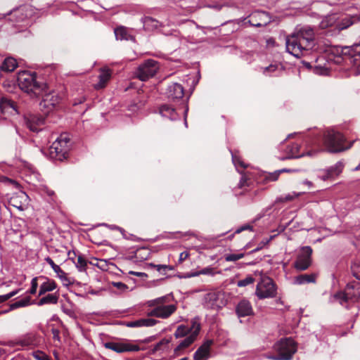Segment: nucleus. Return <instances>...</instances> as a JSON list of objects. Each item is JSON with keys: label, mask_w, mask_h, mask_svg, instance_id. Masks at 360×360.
<instances>
[{"label": "nucleus", "mask_w": 360, "mask_h": 360, "mask_svg": "<svg viewBox=\"0 0 360 360\" xmlns=\"http://www.w3.org/2000/svg\"><path fill=\"white\" fill-rule=\"evenodd\" d=\"M314 32L310 27H303L288 36L285 39L287 51L299 58L314 46Z\"/></svg>", "instance_id": "f257e3e1"}, {"label": "nucleus", "mask_w": 360, "mask_h": 360, "mask_svg": "<svg viewBox=\"0 0 360 360\" xmlns=\"http://www.w3.org/2000/svg\"><path fill=\"white\" fill-rule=\"evenodd\" d=\"M17 82L19 88L31 98H38L46 91L48 85L38 79L35 72L23 70L18 73Z\"/></svg>", "instance_id": "f03ea898"}, {"label": "nucleus", "mask_w": 360, "mask_h": 360, "mask_svg": "<svg viewBox=\"0 0 360 360\" xmlns=\"http://www.w3.org/2000/svg\"><path fill=\"white\" fill-rule=\"evenodd\" d=\"M200 330V323L196 318L191 321L190 326L180 325L174 332L176 338L186 337L175 348L176 352L181 351L190 347L197 339Z\"/></svg>", "instance_id": "7ed1b4c3"}, {"label": "nucleus", "mask_w": 360, "mask_h": 360, "mask_svg": "<svg viewBox=\"0 0 360 360\" xmlns=\"http://www.w3.org/2000/svg\"><path fill=\"white\" fill-rule=\"evenodd\" d=\"M172 297L167 295L148 300L146 305L152 309L148 311L147 315L162 319H168L176 310V306L170 303Z\"/></svg>", "instance_id": "20e7f679"}, {"label": "nucleus", "mask_w": 360, "mask_h": 360, "mask_svg": "<svg viewBox=\"0 0 360 360\" xmlns=\"http://www.w3.org/2000/svg\"><path fill=\"white\" fill-rule=\"evenodd\" d=\"M276 354H264V357L271 360H290L297 352L295 342L290 338H282L273 347Z\"/></svg>", "instance_id": "39448f33"}, {"label": "nucleus", "mask_w": 360, "mask_h": 360, "mask_svg": "<svg viewBox=\"0 0 360 360\" xmlns=\"http://www.w3.org/2000/svg\"><path fill=\"white\" fill-rule=\"evenodd\" d=\"M359 297L360 283L354 281L348 283L344 291L331 295L329 302L331 303L338 302L341 305H345L349 301L356 302Z\"/></svg>", "instance_id": "423d86ee"}, {"label": "nucleus", "mask_w": 360, "mask_h": 360, "mask_svg": "<svg viewBox=\"0 0 360 360\" xmlns=\"http://www.w3.org/2000/svg\"><path fill=\"white\" fill-rule=\"evenodd\" d=\"M323 143L326 149L330 153H338L346 150L343 135L334 130H326L323 134Z\"/></svg>", "instance_id": "0eeeda50"}, {"label": "nucleus", "mask_w": 360, "mask_h": 360, "mask_svg": "<svg viewBox=\"0 0 360 360\" xmlns=\"http://www.w3.org/2000/svg\"><path fill=\"white\" fill-rule=\"evenodd\" d=\"M70 139L66 134H61L51 146L50 156L52 159L62 161L68 157Z\"/></svg>", "instance_id": "6e6552de"}, {"label": "nucleus", "mask_w": 360, "mask_h": 360, "mask_svg": "<svg viewBox=\"0 0 360 360\" xmlns=\"http://www.w3.org/2000/svg\"><path fill=\"white\" fill-rule=\"evenodd\" d=\"M276 295L277 286L272 278L262 276L256 286L255 295L259 300H264L275 297Z\"/></svg>", "instance_id": "1a4fd4ad"}, {"label": "nucleus", "mask_w": 360, "mask_h": 360, "mask_svg": "<svg viewBox=\"0 0 360 360\" xmlns=\"http://www.w3.org/2000/svg\"><path fill=\"white\" fill-rule=\"evenodd\" d=\"M106 349L117 353L134 352L141 350L140 347L134 341L122 339L117 342H108L104 344Z\"/></svg>", "instance_id": "9d476101"}, {"label": "nucleus", "mask_w": 360, "mask_h": 360, "mask_svg": "<svg viewBox=\"0 0 360 360\" xmlns=\"http://www.w3.org/2000/svg\"><path fill=\"white\" fill-rule=\"evenodd\" d=\"M158 68L157 61L148 59L139 65L136 72V77L141 81H146L155 75Z\"/></svg>", "instance_id": "9b49d317"}, {"label": "nucleus", "mask_w": 360, "mask_h": 360, "mask_svg": "<svg viewBox=\"0 0 360 360\" xmlns=\"http://www.w3.org/2000/svg\"><path fill=\"white\" fill-rule=\"evenodd\" d=\"M41 340L34 333H27L18 339L9 341L8 345L11 347L20 346L22 347L33 348L39 345Z\"/></svg>", "instance_id": "f8f14e48"}, {"label": "nucleus", "mask_w": 360, "mask_h": 360, "mask_svg": "<svg viewBox=\"0 0 360 360\" xmlns=\"http://www.w3.org/2000/svg\"><path fill=\"white\" fill-rule=\"evenodd\" d=\"M312 249L310 246H304L300 249L295 262V267L300 271L307 269L311 264Z\"/></svg>", "instance_id": "ddd939ff"}, {"label": "nucleus", "mask_w": 360, "mask_h": 360, "mask_svg": "<svg viewBox=\"0 0 360 360\" xmlns=\"http://www.w3.org/2000/svg\"><path fill=\"white\" fill-rule=\"evenodd\" d=\"M42 101L40 103V108L45 113H47L55 108L60 101V96L55 92L48 93V88L46 91L41 95Z\"/></svg>", "instance_id": "4468645a"}, {"label": "nucleus", "mask_w": 360, "mask_h": 360, "mask_svg": "<svg viewBox=\"0 0 360 360\" xmlns=\"http://www.w3.org/2000/svg\"><path fill=\"white\" fill-rule=\"evenodd\" d=\"M342 60L347 65L356 68L360 67V51H356L353 47H344L341 49Z\"/></svg>", "instance_id": "2eb2a0df"}, {"label": "nucleus", "mask_w": 360, "mask_h": 360, "mask_svg": "<svg viewBox=\"0 0 360 360\" xmlns=\"http://www.w3.org/2000/svg\"><path fill=\"white\" fill-rule=\"evenodd\" d=\"M212 340L205 341L193 354V360H207L211 356Z\"/></svg>", "instance_id": "dca6fc26"}, {"label": "nucleus", "mask_w": 360, "mask_h": 360, "mask_svg": "<svg viewBox=\"0 0 360 360\" xmlns=\"http://www.w3.org/2000/svg\"><path fill=\"white\" fill-rule=\"evenodd\" d=\"M27 127L32 131H38L41 130L44 124V117L41 115L30 114L25 117Z\"/></svg>", "instance_id": "f3484780"}, {"label": "nucleus", "mask_w": 360, "mask_h": 360, "mask_svg": "<svg viewBox=\"0 0 360 360\" xmlns=\"http://www.w3.org/2000/svg\"><path fill=\"white\" fill-rule=\"evenodd\" d=\"M0 110L3 114L18 113L15 103L7 96H2L0 98Z\"/></svg>", "instance_id": "a211bd4d"}, {"label": "nucleus", "mask_w": 360, "mask_h": 360, "mask_svg": "<svg viewBox=\"0 0 360 360\" xmlns=\"http://www.w3.org/2000/svg\"><path fill=\"white\" fill-rule=\"evenodd\" d=\"M250 22L255 27H262L271 22V18L266 12L257 11L250 15Z\"/></svg>", "instance_id": "6ab92c4d"}, {"label": "nucleus", "mask_w": 360, "mask_h": 360, "mask_svg": "<svg viewBox=\"0 0 360 360\" xmlns=\"http://www.w3.org/2000/svg\"><path fill=\"white\" fill-rule=\"evenodd\" d=\"M359 21V18L356 15H346L342 18L337 16V22L335 23V30L341 31L350 27L351 25Z\"/></svg>", "instance_id": "aec40b11"}, {"label": "nucleus", "mask_w": 360, "mask_h": 360, "mask_svg": "<svg viewBox=\"0 0 360 360\" xmlns=\"http://www.w3.org/2000/svg\"><path fill=\"white\" fill-rule=\"evenodd\" d=\"M166 94L171 100L182 98L184 94V87L178 83H172L167 86Z\"/></svg>", "instance_id": "412c9836"}, {"label": "nucleus", "mask_w": 360, "mask_h": 360, "mask_svg": "<svg viewBox=\"0 0 360 360\" xmlns=\"http://www.w3.org/2000/svg\"><path fill=\"white\" fill-rule=\"evenodd\" d=\"M343 165L341 162H337L335 165L324 170L320 175V178L323 180L333 179L338 176L342 171Z\"/></svg>", "instance_id": "4be33fe9"}, {"label": "nucleus", "mask_w": 360, "mask_h": 360, "mask_svg": "<svg viewBox=\"0 0 360 360\" xmlns=\"http://www.w3.org/2000/svg\"><path fill=\"white\" fill-rule=\"evenodd\" d=\"M159 321L153 318L140 319L133 321H127L124 323L129 328L152 327L155 326Z\"/></svg>", "instance_id": "5701e85b"}, {"label": "nucleus", "mask_w": 360, "mask_h": 360, "mask_svg": "<svg viewBox=\"0 0 360 360\" xmlns=\"http://www.w3.org/2000/svg\"><path fill=\"white\" fill-rule=\"evenodd\" d=\"M236 314L239 317L250 316L253 314V309L248 300H241L236 307Z\"/></svg>", "instance_id": "b1692460"}, {"label": "nucleus", "mask_w": 360, "mask_h": 360, "mask_svg": "<svg viewBox=\"0 0 360 360\" xmlns=\"http://www.w3.org/2000/svg\"><path fill=\"white\" fill-rule=\"evenodd\" d=\"M141 21L144 29L149 32L153 31L162 26L160 22L150 16H145L141 19Z\"/></svg>", "instance_id": "393cba45"}, {"label": "nucleus", "mask_w": 360, "mask_h": 360, "mask_svg": "<svg viewBox=\"0 0 360 360\" xmlns=\"http://www.w3.org/2000/svg\"><path fill=\"white\" fill-rule=\"evenodd\" d=\"M112 72L110 69H102L98 76L99 82L94 85L95 89L104 88L111 77Z\"/></svg>", "instance_id": "a878e982"}, {"label": "nucleus", "mask_w": 360, "mask_h": 360, "mask_svg": "<svg viewBox=\"0 0 360 360\" xmlns=\"http://www.w3.org/2000/svg\"><path fill=\"white\" fill-rule=\"evenodd\" d=\"M160 113L162 117H167L172 120H176L178 117L174 108L168 105H162L160 108Z\"/></svg>", "instance_id": "bb28decb"}, {"label": "nucleus", "mask_w": 360, "mask_h": 360, "mask_svg": "<svg viewBox=\"0 0 360 360\" xmlns=\"http://www.w3.org/2000/svg\"><path fill=\"white\" fill-rule=\"evenodd\" d=\"M18 66V63L16 60L11 57H8L5 58L2 65L0 67L1 71L4 72H13Z\"/></svg>", "instance_id": "cd10ccee"}, {"label": "nucleus", "mask_w": 360, "mask_h": 360, "mask_svg": "<svg viewBox=\"0 0 360 360\" xmlns=\"http://www.w3.org/2000/svg\"><path fill=\"white\" fill-rule=\"evenodd\" d=\"M337 22V15L333 14L326 16L322 19L319 24L321 29H327L328 27H334L335 30V23Z\"/></svg>", "instance_id": "c85d7f7f"}, {"label": "nucleus", "mask_w": 360, "mask_h": 360, "mask_svg": "<svg viewBox=\"0 0 360 360\" xmlns=\"http://www.w3.org/2000/svg\"><path fill=\"white\" fill-rule=\"evenodd\" d=\"M57 288L56 283L53 280H47L44 282L39 288V296L44 295L48 292H51Z\"/></svg>", "instance_id": "c756f323"}, {"label": "nucleus", "mask_w": 360, "mask_h": 360, "mask_svg": "<svg viewBox=\"0 0 360 360\" xmlns=\"http://www.w3.org/2000/svg\"><path fill=\"white\" fill-rule=\"evenodd\" d=\"M316 275L314 274H301L295 278V283L298 285H302L305 283H314L316 281Z\"/></svg>", "instance_id": "7c9ffc66"}, {"label": "nucleus", "mask_w": 360, "mask_h": 360, "mask_svg": "<svg viewBox=\"0 0 360 360\" xmlns=\"http://www.w3.org/2000/svg\"><path fill=\"white\" fill-rule=\"evenodd\" d=\"M27 198H28V196L26 195L25 193L20 192L19 193L16 194V195L11 197L9 200V202L13 206L22 210L23 209L22 205L21 203H18V200L20 199V200L26 202Z\"/></svg>", "instance_id": "2f4dec72"}, {"label": "nucleus", "mask_w": 360, "mask_h": 360, "mask_svg": "<svg viewBox=\"0 0 360 360\" xmlns=\"http://www.w3.org/2000/svg\"><path fill=\"white\" fill-rule=\"evenodd\" d=\"M288 150L290 155L288 157L283 158V160L290 158H299L304 155L303 153H299L300 145L298 143L292 144L290 146L288 147Z\"/></svg>", "instance_id": "473e14b6"}, {"label": "nucleus", "mask_w": 360, "mask_h": 360, "mask_svg": "<svg viewBox=\"0 0 360 360\" xmlns=\"http://www.w3.org/2000/svg\"><path fill=\"white\" fill-rule=\"evenodd\" d=\"M58 300V295L57 294H48L47 295L41 298L37 304L42 306L47 304H56Z\"/></svg>", "instance_id": "72a5a7b5"}, {"label": "nucleus", "mask_w": 360, "mask_h": 360, "mask_svg": "<svg viewBox=\"0 0 360 360\" xmlns=\"http://www.w3.org/2000/svg\"><path fill=\"white\" fill-rule=\"evenodd\" d=\"M115 34L117 39L120 40H128L131 37L127 29L123 26L116 28L115 30Z\"/></svg>", "instance_id": "f704fd0d"}, {"label": "nucleus", "mask_w": 360, "mask_h": 360, "mask_svg": "<svg viewBox=\"0 0 360 360\" xmlns=\"http://www.w3.org/2000/svg\"><path fill=\"white\" fill-rule=\"evenodd\" d=\"M89 263L94 266H96L103 271H107L108 269V263L105 259H99L98 258H92Z\"/></svg>", "instance_id": "c9c22d12"}, {"label": "nucleus", "mask_w": 360, "mask_h": 360, "mask_svg": "<svg viewBox=\"0 0 360 360\" xmlns=\"http://www.w3.org/2000/svg\"><path fill=\"white\" fill-rule=\"evenodd\" d=\"M301 195V193L292 192L286 195L280 196L278 198L277 201L280 202H285L292 201L294 199L298 198Z\"/></svg>", "instance_id": "e433bc0d"}, {"label": "nucleus", "mask_w": 360, "mask_h": 360, "mask_svg": "<svg viewBox=\"0 0 360 360\" xmlns=\"http://www.w3.org/2000/svg\"><path fill=\"white\" fill-rule=\"evenodd\" d=\"M30 304V297H25L20 300H18V301L13 303L12 304H11L9 307V310H13V309L18 308V307H25V306L29 305Z\"/></svg>", "instance_id": "4c0bfd02"}, {"label": "nucleus", "mask_w": 360, "mask_h": 360, "mask_svg": "<svg viewBox=\"0 0 360 360\" xmlns=\"http://www.w3.org/2000/svg\"><path fill=\"white\" fill-rule=\"evenodd\" d=\"M76 267L78 269L79 271H86V267L87 265V262L84 257L81 255H78L77 258V261L75 262Z\"/></svg>", "instance_id": "58836bf2"}, {"label": "nucleus", "mask_w": 360, "mask_h": 360, "mask_svg": "<svg viewBox=\"0 0 360 360\" xmlns=\"http://www.w3.org/2000/svg\"><path fill=\"white\" fill-rule=\"evenodd\" d=\"M254 282H255V278L251 276H248L246 278H245L244 279L238 281L237 283V285L238 287H245L248 285L252 284Z\"/></svg>", "instance_id": "ea45409f"}, {"label": "nucleus", "mask_w": 360, "mask_h": 360, "mask_svg": "<svg viewBox=\"0 0 360 360\" xmlns=\"http://www.w3.org/2000/svg\"><path fill=\"white\" fill-rule=\"evenodd\" d=\"M32 356L37 360H51L46 354L39 350L33 352Z\"/></svg>", "instance_id": "a19ab883"}, {"label": "nucleus", "mask_w": 360, "mask_h": 360, "mask_svg": "<svg viewBox=\"0 0 360 360\" xmlns=\"http://www.w3.org/2000/svg\"><path fill=\"white\" fill-rule=\"evenodd\" d=\"M351 269L353 276L360 280V263L356 262L352 263Z\"/></svg>", "instance_id": "79ce46f5"}, {"label": "nucleus", "mask_w": 360, "mask_h": 360, "mask_svg": "<svg viewBox=\"0 0 360 360\" xmlns=\"http://www.w3.org/2000/svg\"><path fill=\"white\" fill-rule=\"evenodd\" d=\"M244 257L243 253L239 254H229L225 255V260L226 262H235L242 259Z\"/></svg>", "instance_id": "37998d69"}, {"label": "nucleus", "mask_w": 360, "mask_h": 360, "mask_svg": "<svg viewBox=\"0 0 360 360\" xmlns=\"http://www.w3.org/2000/svg\"><path fill=\"white\" fill-rule=\"evenodd\" d=\"M284 170H278L273 173H269L266 176L265 179L268 181H276L278 180V176L281 173H282Z\"/></svg>", "instance_id": "c03bdc74"}, {"label": "nucleus", "mask_w": 360, "mask_h": 360, "mask_svg": "<svg viewBox=\"0 0 360 360\" xmlns=\"http://www.w3.org/2000/svg\"><path fill=\"white\" fill-rule=\"evenodd\" d=\"M19 290H13L8 294L0 295V303L7 301L11 297L15 296L18 292Z\"/></svg>", "instance_id": "a18cd8bd"}, {"label": "nucleus", "mask_w": 360, "mask_h": 360, "mask_svg": "<svg viewBox=\"0 0 360 360\" xmlns=\"http://www.w3.org/2000/svg\"><path fill=\"white\" fill-rule=\"evenodd\" d=\"M112 285L120 292H124L128 289V286L122 282H113Z\"/></svg>", "instance_id": "49530a36"}, {"label": "nucleus", "mask_w": 360, "mask_h": 360, "mask_svg": "<svg viewBox=\"0 0 360 360\" xmlns=\"http://www.w3.org/2000/svg\"><path fill=\"white\" fill-rule=\"evenodd\" d=\"M38 287V283H37V278H33L31 281V288L29 291V292L32 295H34L37 292V289Z\"/></svg>", "instance_id": "de8ad7c7"}, {"label": "nucleus", "mask_w": 360, "mask_h": 360, "mask_svg": "<svg viewBox=\"0 0 360 360\" xmlns=\"http://www.w3.org/2000/svg\"><path fill=\"white\" fill-rule=\"evenodd\" d=\"M274 238V236H271L269 239L262 240L257 248H256L255 250H253L252 252H255L259 251V250L262 249L264 246H266L270 240Z\"/></svg>", "instance_id": "09e8293b"}, {"label": "nucleus", "mask_w": 360, "mask_h": 360, "mask_svg": "<svg viewBox=\"0 0 360 360\" xmlns=\"http://www.w3.org/2000/svg\"><path fill=\"white\" fill-rule=\"evenodd\" d=\"M200 273H201V275H211V276H213V275L215 274L214 269L213 267H211V266H207V267H205V268L202 269V270H200Z\"/></svg>", "instance_id": "8fccbe9b"}, {"label": "nucleus", "mask_w": 360, "mask_h": 360, "mask_svg": "<svg viewBox=\"0 0 360 360\" xmlns=\"http://www.w3.org/2000/svg\"><path fill=\"white\" fill-rule=\"evenodd\" d=\"M277 68L278 66L276 65H270L264 69L263 73L264 75H269V72H274L277 70Z\"/></svg>", "instance_id": "3c124183"}, {"label": "nucleus", "mask_w": 360, "mask_h": 360, "mask_svg": "<svg viewBox=\"0 0 360 360\" xmlns=\"http://www.w3.org/2000/svg\"><path fill=\"white\" fill-rule=\"evenodd\" d=\"M150 265L152 266H153L154 268H155L157 269V271H158L159 272H162V271L165 272L167 270L171 269V268L167 265H161V264L155 265V264H150Z\"/></svg>", "instance_id": "603ef678"}, {"label": "nucleus", "mask_w": 360, "mask_h": 360, "mask_svg": "<svg viewBox=\"0 0 360 360\" xmlns=\"http://www.w3.org/2000/svg\"><path fill=\"white\" fill-rule=\"evenodd\" d=\"M233 162L236 165V167H238V165L240 166L242 168H245L246 165L240 160V159L235 155H232Z\"/></svg>", "instance_id": "864d4df0"}, {"label": "nucleus", "mask_w": 360, "mask_h": 360, "mask_svg": "<svg viewBox=\"0 0 360 360\" xmlns=\"http://www.w3.org/2000/svg\"><path fill=\"white\" fill-rule=\"evenodd\" d=\"M63 284L65 286H68L71 284H72V281L70 280V278L68 276V275H65L63 276V277H61L60 278H59Z\"/></svg>", "instance_id": "5fc2aeb1"}, {"label": "nucleus", "mask_w": 360, "mask_h": 360, "mask_svg": "<svg viewBox=\"0 0 360 360\" xmlns=\"http://www.w3.org/2000/svg\"><path fill=\"white\" fill-rule=\"evenodd\" d=\"M189 252L187 251L183 252L179 255V262H183L189 257Z\"/></svg>", "instance_id": "6e6d98bb"}, {"label": "nucleus", "mask_w": 360, "mask_h": 360, "mask_svg": "<svg viewBox=\"0 0 360 360\" xmlns=\"http://www.w3.org/2000/svg\"><path fill=\"white\" fill-rule=\"evenodd\" d=\"M245 230H252V226H250V225H244V226H242L241 227H240L239 229H238L236 231V233H240V232H242L243 231H245Z\"/></svg>", "instance_id": "4d7b16f0"}, {"label": "nucleus", "mask_w": 360, "mask_h": 360, "mask_svg": "<svg viewBox=\"0 0 360 360\" xmlns=\"http://www.w3.org/2000/svg\"><path fill=\"white\" fill-rule=\"evenodd\" d=\"M216 295L215 294H208L207 295L205 299L206 300H209L210 301H214L216 300Z\"/></svg>", "instance_id": "13d9d810"}, {"label": "nucleus", "mask_w": 360, "mask_h": 360, "mask_svg": "<svg viewBox=\"0 0 360 360\" xmlns=\"http://www.w3.org/2000/svg\"><path fill=\"white\" fill-rule=\"evenodd\" d=\"M200 271H196L191 272V274H189L187 276V277L191 278V277L198 276L201 275V273H200Z\"/></svg>", "instance_id": "bf43d9fd"}, {"label": "nucleus", "mask_w": 360, "mask_h": 360, "mask_svg": "<svg viewBox=\"0 0 360 360\" xmlns=\"http://www.w3.org/2000/svg\"><path fill=\"white\" fill-rule=\"evenodd\" d=\"M245 183H246V179L245 177H242L238 184L239 188L243 187L245 186Z\"/></svg>", "instance_id": "052dcab7"}, {"label": "nucleus", "mask_w": 360, "mask_h": 360, "mask_svg": "<svg viewBox=\"0 0 360 360\" xmlns=\"http://www.w3.org/2000/svg\"><path fill=\"white\" fill-rule=\"evenodd\" d=\"M6 181L8 182L9 184H11V185H13L15 187H18V186H19L18 182H16L15 181L12 180V179H6Z\"/></svg>", "instance_id": "680f3d73"}, {"label": "nucleus", "mask_w": 360, "mask_h": 360, "mask_svg": "<svg viewBox=\"0 0 360 360\" xmlns=\"http://www.w3.org/2000/svg\"><path fill=\"white\" fill-rule=\"evenodd\" d=\"M44 260L50 265L51 266L52 264H53L54 262L53 261V259L49 257H46L44 258Z\"/></svg>", "instance_id": "e2e57ef3"}, {"label": "nucleus", "mask_w": 360, "mask_h": 360, "mask_svg": "<svg viewBox=\"0 0 360 360\" xmlns=\"http://www.w3.org/2000/svg\"><path fill=\"white\" fill-rule=\"evenodd\" d=\"M129 274H131V275H135V276H142L144 274L143 273H141V272H136V271H129Z\"/></svg>", "instance_id": "0e129e2a"}, {"label": "nucleus", "mask_w": 360, "mask_h": 360, "mask_svg": "<svg viewBox=\"0 0 360 360\" xmlns=\"http://www.w3.org/2000/svg\"><path fill=\"white\" fill-rule=\"evenodd\" d=\"M66 274H67L62 269L58 274H56V276L58 278H60L61 277Z\"/></svg>", "instance_id": "69168bd1"}, {"label": "nucleus", "mask_w": 360, "mask_h": 360, "mask_svg": "<svg viewBox=\"0 0 360 360\" xmlns=\"http://www.w3.org/2000/svg\"><path fill=\"white\" fill-rule=\"evenodd\" d=\"M303 184H306V185H307L309 186H312V183L311 181H308V180L304 181Z\"/></svg>", "instance_id": "338daca9"}, {"label": "nucleus", "mask_w": 360, "mask_h": 360, "mask_svg": "<svg viewBox=\"0 0 360 360\" xmlns=\"http://www.w3.org/2000/svg\"><path fill=\"white\" fill-rule=\"evenodd\" d=\"M162 345V341H161V342H160L159 343H158V344L155 345V350H158V349L160 348V345Z\"/></svg>", "instance_id": "774afa93"}]
</instances>
